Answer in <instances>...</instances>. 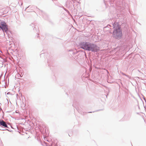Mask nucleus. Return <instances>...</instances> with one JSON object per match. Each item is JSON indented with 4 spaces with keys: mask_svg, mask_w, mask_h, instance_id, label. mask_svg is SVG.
<instances>
[{
    "mask_svg": "<svg viewBox=\"0 0 146 146\" xmlns=\"http://www.w3.org/2000/svg\"><path fill=\"white\" fill-rule=\"evenodd\" d=\"M113 35L116 38H118L122 35V33L120 27L118 24H115L114 27Z\"/></svg>",
    "mask_w": 146,
    "mask_h": 146,
    "instance_id": "1",
    "label": "nucleus"
},
{
    "mask_svg": "<svg viewBox=\"0 0 146 146\" xmlns=\"http://www.w3.org/2000/svg\"><path fill=\"white\" fill-rule=\"evenodd\" d=\"M1 28L3 32L7 33L8 31V26L5 23H2L1 26Z\"/></svg>",
    "mask_w": 146,
    "mask_h": 146,
    "instance_id": "2",
    "label": "nucleus"
},
{
    "mask_svg": "<svg viewBox=\"0 0 146 146\" xmlns=\"http://www.w3.org/2000/svg\"><path fill=\"white\" fill-rule=\"evenodd\" d=\"M90 44H88L87 42L83 43L81 44L82 46L81 48L84 49L89 50Z\"/></svg>",
    "mask_w": 146,
    "mask_h": 146,
    "instance_id": "3",
    "label": "nucleus"
},
{
    "mask_svg": "<svg viewBox=\"0 0 146 146\" xmlns=\"http://www.w3.org/2000/svg\"><path fill=\"white\" fill-rule=\"evenodd\" d=\"M94 47H95V45L93 44H90L89 50L91 51L95 50H94V48H94Z\"/></svg>",
    "mask_w": 146,
    "mask_h": 146,
    "instance_id": "4",
    "label": "nucleus"
},
{
    "mask_svg": "<svg viewBox=\"0 0 146 146\" xmlns=\"http://www.w3.org/2000/svg\"><path fill=\"white\" fill-rule=\"evenodd\" d=\"M1 125H2L5 127H8L7 125L6 124V123L3 121H1Z\"/></svg>",
    "mask_w": 146,
    "mask_h": 146,
    "instance_id": "5",
    "label": "nucleus"
},
{
    "mask_svg": "<svg viewBox=\"0 0 146 146\" xmlns=\"http://www.w3.org/2000/svg\"><path fill=\"white\" fill-rule=\"evenodd\" d=\"M96 48H95V49H96V51H97L98 50H99V48L97 46L96 47Z\"/></svg>",
    "mask_w": 146,
    "mask_h": 146,
    "instance_id": "6",
    "label": "nucleus"
},
{
    "mask_svg": "<svg viewBox=\"0 0 146 146\" xmlns=\"http://www.w3.org/2000/svg\"><path fill=\"white\" fill-rule=\"evenodd\" d=\"M96 46L95 45V47H94H94L93 48H94V50H92V51H96V49H95V48H96Z\"/></svg>",
    "mask_w": 146,
    "mask_h": 146,
    "instance_id": "7",
    "label": "nucleus"
},
{
    "mask_svg": "<svg viewBox=\"0 0 146 146\" xmlns=\"http://www.w3.org/2000/svg\"><path fill=\"white\" fill-rule=\"evenodd\" d=\"M0 130H3V129H0Z\"/></svg>",
    "mask_w": 146,
    "mask_h": 146,
    "instance_id": "8",
    "label": "nucleus"
}]
</instances>
